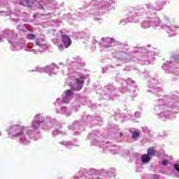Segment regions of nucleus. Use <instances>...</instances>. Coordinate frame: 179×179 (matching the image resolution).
Listing matches in <instances>:
<instances>
[{"mask_svg":"<svg viewBox=\"0 0 179 179\" xmlns=\"http://www.w3.org/2000/svg\"><path fill=\"white\" fill-rule=\"evenodd\" d=\"M24 131V127L19 126L17 124L11 125L7 129L8 135H11L12 136H20V135H22V134H23Z\"/></svg>","mask_w":179,"mask_h":179,"instance_id":"1","label":"nucleus"},{"mask_svg":"<svg viewBox=\"0 0 179 179\" xmlns=\"http://www.w3.org/2000/svg\"><path fill=\"white\" fill-rule=\"evenodd\" d=\"M61 37L62 41L65 48H69V47H71V44H72V40L71 39L69 36L65 34H62Z\"/></svg>","mask_w":179,"mask_h":179,"instance_id":"2","label":"nucleus"},{"mask_svg":"<svg viewBox=\"0 0 179 179\" xmlns=\"http://www.w3.org/2000/svg\"><path fill=\"white\" fill-rule=\"evenodd\" d=\"M85 78H76V89H73V91L75 92L76 90L77 92H79V90H82V87H83V85L85 84Z\"/></svg>","mask_w":179,"mask_h":179,"instance_id":"3","label":"nucleus"},{"mask_svg":"<svg viewBox=\"0 0 179 179\" xmlns=\"http://www.w3.org/2000/svg\"><path fill=\"white\" fill-rule=\"evenodd\" d=\"M20 3L27 8H31L33 4L38 3V1L37 0H20Z\"/></svg>","mask_w":179,"mask_h":179,"instance_id":"4","label":"nucleus"},{"mask_svg":"<svg viewBox=\"0 0 179 179\" xmlns=\"http://www.w3.org/2000/svg\"><path fill=\"white\" fill-rule=\"evenodd\" d=\"M147 155L151 157H155L156 156V149L155 147H150L148 149Z\"/></svg>","mask_w":179,"mask_h":179,"instance_id":"5","label":"nucleus"},{"mask_svg":"<svg viewBox=\"0 0 179 179\" xmlns=\"http://www.w3.org/2000/svg\"><path fill=\"white\" fill-rule=\"evenodd\" d=\"M151 159H152V157L148 154H144L141 157V162L143 163H149V162H150Z\"/></svg>","mask_w":179,"mask_h":179,"instance_id":"6","label":"nucleus"},{"mask_svg":"<svg viewBox=\"0 0 179 179\" xmlns=\"http://www.w3.org/2000/svg\"><path fill=\"white\" fill-rule=\"evenodd\" d=\"M64 93L66 94V97H71V96H73V92L71 90H67Z\"/></svg>","mask_w":179,"mask_h":179,"instance_id":"7","label":"nucleus"},{"mask_svg":"<svg viewBox=\"0 0 179 179\" xmlns=\"http://www.w3.org/2000/svg\"><path fill=\"white\" fill-rule=\"evenodd\" d=\"M38 127H40V122L35 121L32 122V127L35 129H38Z\"/></svg>","mask_w":179,"mask_h":179,"instance_id":"8","label":"nucleus"},{"mask_svg":"<svg viewBox=\"0 0 179 179\" xmlns=\"http://www.w3.org/2000/svg\"><path fill=\"white\" fill-rule=\"evenodd\" d=\"M132 138L134 139H136V138H139V132L134 131L133 134H132Z\"/></svg>","mask_w":179,"mask_h":179,"instance_id":"9","label":"nucleus"},{"mask_svg":"<svg viewBox=\"0 0 179 179\" xmlns=\"http://www.w3.org/2000/svg\"><path fill=\"white\" fill-rule=\"evenodd\" d=\"M28 38H29V40H34L36 38V35L33 34H29Z\"/></svg>","mask_w":179,"mask_h":179,"instance_id":"10","label":"nucleus"},{"mask_svg":"<svg viewBox=\"0 0 179 179\" xmlns=\"http://www.w3.org/2000/svg\"><path fill=\"white\" fill-rule=\"evenodd\" d=\"M69 96H65L64 98H63V103H65L66 104H68V103H69V98H68Z\"/></svg>","mask_w":179,"mask_h":179,"instance_id":"11","label":"nucleus"},{"mask_svg":"<svg viewBox=\"0 0 179 179\" xmlns=\"http://www.w3.org/2000/svg\"><path fill=\"white\" fill-rule=\"evenodd\" d=\"M167 164H169V161L168 160L162 161V166H167Z\"/></svg>","mask_w":179,"mask_h":179,"instance_id":"12","label":"nucleus"},{"mask_svg":"<svg viewBox=\"0 0 179 179\" xmlns=\"http://www.w3.org/2000/svg\"><path fill=\"white\" fill-rule=\"evenodd\" d=\"M152 178L153 179H159V175H156V174L152 175Z\"/></svg>","mask_w":179,"mask_h":179,"instance_id":"13","label":"nucleus"},{"mask_svg":"<svg viewBox=\"0 0 179 179\" xmlns=\"http://www.w3.org/2000/svg\"><path fill=\"white\" fill-rule=\"evenodd\" d=\"M36 45H40V43L39 42H36Z\"/></svg>","mask_w":179,"mask_h":179,"instance_id":"14","label":"nucleus"},{"mask_svg":"<svg viewBox=\"0 0 179 179\" xmlns=\"http://www.w3.org/2000/svg\"><path fill=\"white\" fill-rule=\"evenodd\" d=\"M120 136H122V132L120 134Z\"/></svg>","mask_w":179,"mask_h":179,"instance_id":"15","label":"nucleus"},{"mask_svg":"<svg viewBox=\"0 0 179 179\" xmlns=\"http://www.w3.org/2000/svg\"><path fill=\"white\" fill-rule=\"evenodd\" d=\"M41 9H43V10H44V7L41 6Z\"/></svg>","mask_w":179,"mask_h":179,"instance_id":"16","label":"nucleus"},{"mask_svg":"<svg viewBox=\"0 0 179 179\" xmlns=\"http://www.w3.org/2000/svg\"><path fill=\"white\" fill-rule=\"evenodd\" d=\"M0 40H1V37H0Z\"/></svg>","mask_w":179,"mask_h":179,"instance_id":"17","label":"nucleus"}]
</instances>
